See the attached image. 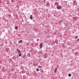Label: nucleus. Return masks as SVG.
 I'll list each match as a JSON object with an SVG mask.
<instances>
[{
	"instance_id": "nucleus-1",
	"label": "nucleus",
	"mask_w": 79,
	"mask_h": 79,
	"mask_svg": "<svg viewBox=\"0 0 79 79\" xmlns=\"http://www.w3.org/2000/svg\"><path fill=\"white\" fill-rule=\"evenodd\" d=\"M57 9L58 10H61V8H62V7L61 6L58 5L56 6Z\"/></svg>"
},
{
	"instance_id": "nucleus-2",
	"label": "nucleus",
	"mask_w": 79,
	"mask_h": 79,
	"mask_svg": "<svg viewBox=\"0 0 79 79\" xmlns=\"http://www.w3.org/2000/svg\"><path fill=\"white\" fill-rule=\"evenodd\" d=\"M43 47H44V45L43 44V43H41L40 45V48H42Z\"/></svg>"
},
{
	"instance_id": "nucleus-3",
	"label": "nucleus",
	"mask_w": 79,
	"mask_h": 79,
	"mask_svg": "<svg viewBox=\"0 0 79 79\" xmlns=\"http://www.w3.org/2000/svg\"><path fill=\"white\" fill-rule=\"evenodd\" d=\"M58 5H59V3L58 2H56L55 3V6H58Z\"/></svg>"
},
{
	"instance_id": "nucleus-4",
	"label": "nucleus",
	"mask_w": 79,
	"mask_h": 79,
	"mask_svg": "<svg viewBox=\"0 0 79 79\" xmlns=\"http://www.w3.org/2000/svg\"><path fill=\"white\" fill-rule=\"evenodd\" d=\"M17 51L18 53H21V51H20V50H19V49H17Z\"/></svg>"
},
{
	"instance_id": "nucleus-5",
	"label": "nucleus",
	"mask_w": 79,
	"mask_h": 79,
	"mask_svg": "<svg viewBox=\"0 0 79 79\" xmlns=\"http://www.w3.org/2000/svg\"><path fill=\"white\" fill-rule=\"evenodd\" d=\"M47 54L46 53L45 54V56H44V58H45L47 57Z\"/></svg>"
},
{
	"instance_id": "nucleus-6",
	"label": "nucleus",
	"mask_w": 79,
	"mask_h": 79,
	"mask_svg": "<svg viewBox=\"0 0 79 79\" xmlns=\"http://www.w3.org/2000/svg\"><path fill=\"white\" fill-rule=\"evenodd\" d=\"M9 51H10V49H9L8 48H7L6 49V51L7 52H9Z\"/></svg>"
},
{
	"instance_id": "nucleus-7",
	"label": "nucleus",
	"mask_w": 79,
	"mask_h": 79,
	"mask_svg": "<svg viewBox=\"0 0 79 79\" xmlns=\"http://www.w3.org/2000/svg\"><path fill=\"white\" fill-rule=\"evenodd\" d=\"M19 43H22L23 42V40H21L19 41Z\"/></svg>"
},
{
	"instance_id": "nucleus-8",
	"label": "nucleus",
	"mask_w": 79,
	"mask_h": 79,
	"mask_svg": "<svg viewBox=\"0 0 79 79\" xmlns=\"http://www.w3.org/2000/svg\"><path fill=\"white\" fill-rule=\"evenodd\" d=\"M30 18L31 19H33V18H32V15H31L30 16Z\"/></svg>"
},
{
	"instance_id": "nucleus-9",
	"label": "nucleus",
	"mask_w": 79,
	"mask_h": 79,
	"mask_svg": "<svg viewBox=\"0 0 79 79\" xmlns=\"http://www.w3.org/2000/svg\"><path fill=\"white\" fill-rule=\"evenodd\" d=\"M57 71V68H55L54 70V72H56Z\"/></svg>"
},
{
	"instance_id": "nucleus-10",
	"label": "nucleus",
	"mask_w": 79,
	"mask_h": 79,
	"mask_svg": "<svg viewBox=\"0 0 79 79\" xmlns=\"http://www.w3.org/2000/svg\"><path fill=\"white\" fill-rule=\"evenodd\" d=\"M18 26H16L15 27V29H18Z\"/></svg>"
},
{
	"instance_id": "nucleus-11",
	"label": "nucleus",
	"mask_w": 79,
	"mask_h": 79,
	"mask_svg": "<svg viewBox=\"0 0 79 79\" xmlns=\"http://www.w3.org/2000/svg\"><path fill=\"white\" fill-rule=\"evenodd\" d=\"M75 54V55H78V52H76Z\"/></svg>"
},
{
	"instance_id": "nucleus-12",
	"label": "nucleus",
	"mask_w": 79,
	"mask_h": 79,
	"mask_svg": "<svg viewBox=\"0 0 79 79\" xmlns=\"http://www.w3.org/2000/svg\"><path fill=\"white\" fill-rule=\"evenodd\" d=\"M36 71H39V69H36Z\"/></svg>"
},
{
	"instance_id": "nucleus-13",
	"label": "nucleus",
	"mask_w": 79,
	"mask_h": 79,
	"mask_svg": "<svg viewBox=\"0 0 79 79\" xmlns=\"http://www.w3.org/2000/svg\"><path fill=\"white\" fill-rule=\"evenodd\" d=\"M69 77L71 76V74H69Z\"/></svg>"
},
{
	"instance_id": "nucleus-14",
	"label": "nucleus",
	"mask_w": 79,
	"mask_h": 79,
	"mask_svg": "<svg viewBox=\"0 0 79 79\" xmlns=\"http://www.w3.org/2000/svg\"><path fill=\"white\" fill-rule=\"evenodd\" d=\"M78 37V36H76L75 37V39H77Z\"/></svg>"
},
{
	"instance_id": "nucleus-15",
	"label": "nucleus",
	"mask_w": 79,
	"mask_h": 79,
	"mask_svg": "<svg viewBox=\"0 0 79 79\" xmlns=\"http://www.w3.org/2000/svg\"><path fill=\"white\" fill-rule=\"evenodd\" d=\"M38 68H41V66H40V65H39Z\"/></svg>"
},
{
	"instance_id": "nucleus-16",
	"label": "nucleus",
	"mask_w": 79,
	"mask_h": 79,
	"mask_svg": "<svg viewBox=\"0 0 79 79\" xmlns=\"http://www.w3.org/2000/svg\"><path fill=\"white\" fill-rule=\"evenodd\" d=\"M21 56V54L20 53L19 55V56Z\"/></svg>"
},
{
	"instance_id": "nucleus-17",
	"label": "nucleus",
	"mask_w": 79,
	"mask_h": 79,
	"mask_svg": "<svg viewBox=\"0 0 79 79\" xmlns=\"http://www.w3.org/2000/svg\"><path fill=\"white\" fill-rule=\"evenodd\" d=\"M23 58H25V56H23Z\"/></svg>"
},
{
	"instance_id": "nucleus-18",
	"label": "nucleus",
	"mask_w": 79,
	"mask_h": 79,
	"mask_svg": "<svg viewBox=\"0 0 79 79\" xmlns=\"http://www.w3.org/2000/svg\"><path fill=\"white\" fill-rule=\"evenodd\" d=\"M54 35H56V33H54Z\"/></svg>"
},
{
	"instance_id": "nucleus-19",
	"label": "nucleus",
	"mask_w": 79,
	"mask_h": 79,
	"mask_svg": "<svg viewBox=\"0 0 79 79\" xmlns=\"http://www.w3.org/2000/svg\"><path fill=\"white\" fill-rule=\"evenodd\" d=\"M44 2H45V0H44Z\"/></svg>"
},
{
	"instance_id": "nucleus-20",
	"label": "nucleus",
	"mask_w": 79,
	"mask_h": 79,
	"mask_svg": "<svg viewBox=\"0 0 79 79\" xmlns=\"http://www.w3.org/2000/svg\"><path fill=\"white\" fill-rule=\"evenodd\" d=\"M78 40L79 41V39H78Z\"/></svg>"
}]
</instances>
